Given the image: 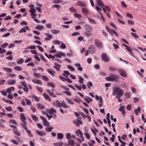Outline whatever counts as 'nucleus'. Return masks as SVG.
Here are the masks:
<instances>
[{
    "label": "nucleus",
    "instance_id": "864d4df0",
    "mask_svg": "<svg viewBox=\"0 0 146 146\" xmlns=\"http://www.w3.org/2000/svg\"><path fill=\"white\" fill-rule=\"evenodd\" d=\"M8 65L9 66H14L16 65V64L15 62H9L8 63Z\"/></svg>",
    "mask_w": 146,
    "mask_h": 146
},
{
    "label": "nucleus",
    "instance_id": "7ed1b4c3",
    "mask_svg": "<svg viewBox=\"0 0 146 146\" xmlns=\"http://www.w3.org/2000/svg\"><path fill=\"white\" fill-rule=\"evenodd\" d=\"M118 76L117 75L113 74H111L109 76L107 77L106 79L109 81H114L118 79Z\"/></svg>",
    "mask_w": 146,
    "mask_h": 146
},
{
    "label": "nucleus",
    "instance_id": "b1692460",
    "mask_svg": "<svg viewBox=\"0 0 146 146\" xmlns=\"http://www.w3.org/2000/svg\"><path fill=\"white\" fill-rule=\"evenodd\" d=\"M75 66L78 67V70L82 71L83 70V68L82 67L80 66V63H77L75 64Z\"/></svg>",
    "mask_w": 146,
    "mask_h": 146
},
{
    "label": "nucleus",
    "instance_id": "8fccbe9b",
    "mask_svg": "<svg viewBox=\"0 0 146 146\" xmlns=\"http://www.w3.org/2000/svg\"><path fill=\"white\" fill-rule=\"evenodd\" d=\"M131 34L135 38H138L139 37V36H138L136 34L132 32L131 33Z\"/></svg>",
    "mask_w": 146,
    "mask_h": 146
},
{
    "label": "nucleus",
    "instance_id": "9d476101",
    "mask_svg": "<svg viewBox=\"0 0 146 146\" xmlns=\"http://www.w3.org/2000/svg\"><path fill=\"white\" fill-rule=\"evenodd\" d=\"M76 121H73V123L75 124L77 126L79 127L80 126V124H82V122L78 119H77Z\"/></svg>",
    "mask_w": 146,
    "mask_h": 146
},
{
    "label": "nucleus",
    "instance_id": "0e129e2a",
    "mask_svg": "<svg viewBox=\"0 0 146 146\" xmlns=\"http://www.w3.org/2000/svg\"><path fill=\"white\" fill-rule=\"evenodd\" d=\"M127 22H128V24L129 25H134V21L132 20H129Z\"/></svg>",
    "mask_w": 146,
    "mask_h": 146
},
{
    "label": "nucleus",
    "instance_id": "6ab92c4d",
    "mask_svg": "<svg viewBox=\"0 0 146 146\" xmlns=\"http://www.w3.org/2000/svg\"><path fill=\"white\" fill-rule=\"evenodd\" d=\"M15 90V87H11L10 88H8L7 90V92L9 93V94H10L11 92V90L13 91H14Z\"/></svg>",
    "mask_w": 146,
    "mask_h": 146
},
{
    "label": "nucleus",
    "instance_id": "052dcab7",
    "mask_svg": "<svg viewBox=\"0 0 146 146\" xmlns=\"http://www.w3.org/2000/svg\"><path fill=\"white\" fill-rule=\"evenodd\" d=\"M34 76H35L36 78H39L41 76V74L40 73L36 74L35 73L34 74Z\"/></svg>",
    "mask_w": 146,
    "mask_h": 146
},
{
    "label": "nucleus",
    "instance_id": "3c124183",
    "mask_svg": "<svg viewBox=\"0 0 146 146\" xmlns=\"http://www.w3.org/2000/svg\"><path fill=\"white\" fill-rule=\"evenodd\" d=\"M47 92L49 94V95L50 96H53V97H55V96H53V92H51V91L50 90H47Z\"/></svg>",
    "mask_w": 146,
    "mask_h": 146
},
{
    "label": "nucleus",
    "instance_id": "c9c22d12",
    "mask_svg": "<svg viewBox=\"0 0 146 146\" xmlns=\"http://www.w3.org/2000/svg\"><path fill=\"white\" fill-rule=\"evenodd\" d=\"M140 108L139 107H138L137 108V109H135L134 110V112L136 115H138V111L139 113L140 112Z\"/></svg>",
    "mask_w": 146,
    "mask_h": 146
},
{
    "label": "nucleus",
    "instance_id": "bf43d9fd",
    "mask_svg": "<svg viewBox=\"0 0 146 146\" xmlns=\"http://www.w3.org/2000/svg\"><path fill=\"white\" fill-rule=\"evenodd\" d=\"M36 89L37 90L39 91L40 93H42V88L37 86L36 87Z\"/></svg>",
    "mask_w": 146,
    "mask_h": 146
},
{
    "label": "nucleus",
    "instance_id": "58836bf2",
    "mask_svg": "<svg viewBox=\"0 0 146 146\" xmlns=\"http://www.w3.org/2000/svg\"><path fill=\"white\" fill-rule=\"evenodd\" d=\"M25 100L27 102V105L31 106L32 105L31 102L30 100H29L27 98L25 99Z\"/></svg>",
    "mask_w": 146,
    "mask_h": 146
},
{
    "label": "nucleus",
    "instance_id": "de8ad7c7",
    "mask_svg": "<svg viewBox=\"0 0 146 146\" xmlns=\"http://www.w3.org/2000/svg\"><path fill=\"white\" fill-rule=\"evenodd\" d=\"M24 61L23 58H21L19 59V60H18L17 62V64H22L23 62Z\"/></svg>",
    "mask_w": 146,
    "mask_h": 146
},
{
    "label": "nucleus",
    "instance_id": "c85d7f7f",
    "mask_svg": "<svg viewBox=\"0 0 146 146\" xmlns=\"http://www.w3.org/2000/svg\"><path fill=\"white\" fill-rule=\"evenodd\" d=\"M70 75V73L69 72L67 71H64V73L62 74V75L66 78L68 77V75Z\"/></svg>",
    "mask_w": 146,
    "mask_h": 146
},
{
    "label": "nucleus",
    "instance_id": "f704fd0d",
    "mask_svg": "<svg viewBox=\"0 0 146 146\" xmlns=\"http://www.w3.org/2000/svg\"><path fill=\"white\" fill-rule=\"evenodd\" d=\"M68 143L72 146H74L75 145L74 141L72 139L68 141Z\"/></svg>",
    "mask_w": 146,
    "mask_h": 146
},
{
    "label": "nucleus",
    "instance_id": "09e8293b",
    "mask_svg": "<svg viewBox=\"0 0 146 146\" xmlns=\"http://www.w3.org/2000/svg\"><path fill=\"white\" fill-rule=\"evenodd\" d=\"M13 131L14 133L17 135L19 136L20 135V133L16 129H14Z\"/></svg>",
    "mask_w": 146,
    "mask_h": 146
},
{
    "label": "nucleus",
    "instance_id": "37998d69",
    "mask_svg": "<svg viewBox=\"0 0 146 146\" xmlns=\"http://www.w3.org/2000/svg\"><path fill=\"white\" fill-rule=\"evenodd\" d=\"M51 32L54 34H58L60 33V31H59L55 29L52 30Z\"/></svg>",
    "mask_w": 146,
    "mask_h": 146
},
{
    "label": "nucleus",
    "instance_id": "2eb2a0df",
    "mask_svg": "<svg viewBox=\"0 0 146 146\" xmlns=\"http://www.w3.org/2000/svg\"><path fill=\"white\" fill-rule=\"evenodd\" d=\"M82 11L85 15H87L89 14V12L88 10L85 8H82Z\"/></svg>",
    "mask_w": 146,
    "mask_h": 146
},
{
    "label": "nucleus",
    "instance_id": "338daca9",
    "mask_svg": "<svg viewBox=\"0 0 146 146\" xmlns=\"http://www.w3.org/2000/svg\"><path fill=\"white\" fill-rule=\"evenodd\" d=\"M5 109L8 111H12V109L11 106H9L8 107H5Z\"/></svg>",
    "mask_w": 146,
    "mask_h": 146
},
{
    "label": "nucleus",
    "instance_id": "5701e85b",
    "mask_svg": "<svg viewBox=\"0 0 146 146\" xmlns=\"http://www.w3.org/2000/svg\"><path fill=\"white\" fill-rule=\"evenodd\" d=\"M16 83L15 80H9L8 81V84L9 85H13Z\"/></svg>",
    "mask_w": 146,
    "mask_h": 146
},
{
    "label": "nucleus",
    "instance_id": "cd10ccee",
    "mask_svg": "<svg viewBox=\"0 0 146 146\" xmlns=\"http://www.w3.org/2000/svg\"><path fill=\"white\" fill-rule=\"evenodd\" d=\"M47 111L50 114H52L53 113V112L54 113H56V111L53 108H51L50 110Z\"/></svg>",
    "mask_w": 146,
    "mask_h": 146
},
{
    "label": "nucleus",
    "instance_id": "423d86ee",
    "mask_svg": "<svg viewBox=\"0 0 146 146\" xmlns=\"http://www.w3.org/2000/svg\"><path fill=\"white\" fill-rule=\"evenodd\" d=\"M20 116L21 121L23 122L25 125H26V119L24 116V114L23 113H21Z\"/></svg>",
    "mask_w": 146,
    "mask_h": 146
},
{
    "label": "nucleus",
    "instance_id": "a18cd8bd",
    "mask_svg": "<svg viewBox=\"0 0 146 146\" xmlns=\"http://www.w3.org/2000/svg\"><path fill=\"white\" fill-rule=\"evenodd\" d=\"M47 84L48 86L51 87L53 88H54L55 86V85L54 84L50 82H48L47 83Z\"/></svg>",
    "mask_w": 146,
    "mask_h": 146
},
{
    "label": "nucleus",
    "instance_id": "774afa93",
    "mask_svg": "<svg viewBox=\"0 0 146 146\" xmlns=\"http://www.w3.org/2000/svg\"><path fill=\"white\" fill-rule=\"evenodd\" d=\"M9 123H10L16 124V122L14 119H11L9 121Z\"/></svg>",
    "mask_w": 146,
    "mask_h": 146
},
{
    "label": "nucleus",
    "instance_id": "a19ab883",
    "mask_svg": "<svg viewBox=\"0 0 146 146\" xmlns=\"http://www.w3.org/2000/svg\"><path fill=\"white\" fill-rule=\"evenodd\" d=\"M69 10L71 12L74 13L77 11L76 9L73 7H72L69 9Z\"/></svg>",
    "mask_w": 146,
    "mask_h": 146
},
{
    "label": "nucleus",
    "instance_id": "bb28decb",
    "mask_svg": "<svg viewBox=\"0 0 146 146\" xmlns=\"http://www.w3.org/2000/svg\"><path fill=\"white\" fill-rule=\"evenodd\" d=\"M126 49L130 52V54L132 56H134V54L132 52L131 50L128 46H126Z\"/></svg>",
    "mask_w": 146,
    "mask_h": 146
},
{
    "label": "nucleus",
    "instance_id": "a878e982",
    "mask_svg": "<svg viewBox=\"0 0 146 146\" xmlns=\"http://www.w3.org/2000/svg\"><path fill=\"white\" fill-rule=\"evenodd\" d=\"M95 44L97 46H102V43L98 39H96L95 41Z\"/></svg>",
    "mask_w": 146,
    "mask_h": 146
},
{
    "label": "nucleus",
    "instance_id": "f8f14e48",
    "mask_svg": "<svg viewBox=\"0 0 146 146\" xmlns=\"http://www.w3.org/2000/svg\"><path fill=\"white\" fill-rule=\"evenodd\" d=\"M78 132H79V134H80V137L81 139H82L83 141H84V139L83 137V136L82 133L81 131H80V129H78L76 131V135H78Z\"/></svg>",
    "mask_w": 146,
    "mask_h": 146
},
{
    "label": "nucleus",
    "instance_id": "a211bd4d",
    "mask_svg": "<svg viewBox=\"0 0 146 146\" xmlns=\"http://www.w3.org/2000/svg\"><path fill=\"white\" fill-rule=\"evenodd\" d=\"M36 105L38 108L40 110H43L45 108V106L43 104L40 103H38Z\"/></svg>",
    "mask_w": 146,
    "mask_h": 146
},
{
    "label": "nucleus",
    "instance_id": "ea45409f",
    "mask_svg": "<svg viewBox=\"0 0 146 146\" xmlns=\"http://www.w3.org/2000/svg\"><path fill=\"white\" fill-rule=\"evenodd\" d=\"M125 96L127 99H128L131 96L129 92H125Z\"/></svg>",
    "mask_w": 146,
    "mask_h": 146
},
{
    "label": "nucleus",
    "instance_id": "e433bc0d",
    "mask_svg": "<svg viewBox=\"0 0 146 146\" xmlns=\"http://www.w3.org/2000/svg\"><path fill=\"white\" fill-rule=\"evenodd\" d=\"M67 68L71 71H75L74 68L71 65H68L67 66Z\"/></svg>",
    "mask_w": 146,
    "mask_h": 146
},
{
    "label": "nucleus",
    "instance_id": "13d9d810",
    "mask_svg": "<svg viewBox=\"0 0 146 146\" xmlns=\"http://www.w3.org/2000/svg\"><path fill=\"white\" fill-rule=\"evenodd\" d=\"M41 77L43 79L46 81H48L49 80L48 78L46 76L42 75Z\"/></svg>",
    "mask_w": 146,
    "mask_h": 146
},
{
    "label": "nucleus",
    "instance_id": "6e6d98bb",
    "mask_svg": "<svg viewBox=\"0 0 146 146\" xmlns=\"http://www.w3.org/2000/svg\"><path fill=\"white\" fill-rule=\"evenodd\" d=\"M43 124L45 126H49L50 125L49 123L47 122V119L43 122Z\"/></svg>",
    "mask_w": 146,
    "mask_h": 146
},
{
    "label": "nucleus",
    "instance_id": "79ce46f5",
    "mask_svg": "<svg viewBox=\"0 0 146 146\" xmlns=\"http://www.w3.org/2000/svg\"><path fill=\"white\" fill-rule=\"evenodd\" d=\"M3 70H6L7 72H11L12 71V69L11 68H3Z\"/></svg>",
    "mask_w": 146,
    "mask_h": 146
},
{
    "label": "nucleus",
    "instance_id": "2f4dec72",
    "mask_svg": "<svg viewBox=\"0 0 146 146\" xmlns=\"http://www.w3.org/2000/svg\"><path fill=\"white\" fill-rule=\"evenodd\" d=\"M35 28L39 31H41L42 29H44V27L43 26L38 25L35 27Z\"/></svg>",
    "mask_w": 146,
    "mask_h": 146
},
{
    "label": "nucleus",
    "instance_id": "49530a36",
    "mask_svg": "<svg viewBox=\"0 0 146 146\" xmlns=\"http://www.w3.org/2000/svg\"><path fill=\"white\" fill-rule=\"evenodd\" d=\"M111 34H115L117 36H118V35L117 34V33L113 30L111 29L110 32Z\"/></svg>",
    "mask_w": 146,
    "mask_h": 146
},
{
    "label": "nucleus",
    "instance_id": "412c9836",
    "mask_svg": "<svg viewBox=\"0 0 146 146\" xmlns=\"http://www.w3.org/2000/svg\"><path fill=\"white\" fill-rule=\"evenodd\" d=\"M96 2L98 4L100 7H103L104 5L103 2L101 0H96Z\"/></svg>",
    "mask_w": 146,
    "mask_h": 146
},
{
    "label": "nucleus",
    "instance_id": "5fc2aeb1",
    "mask_svg": "<svg viewBox=\"0 0 146 146\" xmlns=\"http://www.w3.org/2000/svg\"><path fill=\"white\" fill-rule=\"evenodd\" d=\"M32 119L34 121H38V119L37 117L36 116H35V115H32Z\"/></svg>",
    "mask_w": 146,
    "mask_h": 146
},
{
    "label": "nucleus",
    "instance_id": "393cba45",
    "mask_svg": "<svg viewBox=\"0 0 146 146\" xmlns=\"http://www.w3.org/2000/svg\"><path fill=\"white\" fill-rule=\"evenodd\" d=\"M88 19L89 22L91 24L94 25L96 24V21L93 19H92L90 17H88Z\"/></svg>",
    "mask_w": 146,
    "mask_h": 146
},
{
    "label": "nucleus",
    "instance_id": "ddd939ff",
    "mask_svg": "<svg viewBox=\"0 0 146 146\" xmlns=\"http://www.w3.org/2000/svg\"><path fill=\"white\" fill-rule=\"evenodd\" d=\"M54 64L55 65V66H54V68L56 69L57 71H59L60 70L61 66L56 63H54Z\"/></svg>",
    "mask_w": 146,
    "mask_h": 146
},
{
    "label": "nucleus",
    "instance_id": "c03bdc74",
    "mask_svg": "<svg viewBox=\"0 0 146 146\" xmlns=\"http://www.w3.org/2000/svg\"><path fill=\"white\" fill-rule=\"evenodd\" d=\"M14 69L18 71H20L22 70V68L19 66H17L15 67L14 68Z\"/></svg>",
    "mask_w": 146,
    "mask_h": 146
},
{
    "label": "nucleus",
    "instance_id": "69168bd1",
    "mask_svg": "<svg viewBox=\"0 0 146 146\" xmlns=\"http://www.w3.org/2000/svg\"><path fill=\"white\" fill-rule=\"evenodd\" d=\"M104 7H105L106 10L107 11H111V9L110 7L108 5H104Z\"/></svg>",
    "mask_w": 146,
    "mask_h": 146
},
{
    "label": "nucleus",
    "instance_id": "6e6552de",
    "mask_svg": "<svg viewBox=\"0 0 146 146\" xmlns=\"http://www.w3.org/2000/svg\"><path fill=\"white\" fill-rule=\"evenodd\" d=\"M36 132L38 135L40 136H44L46 134V133L43 131H39L38 130H36Z\"/></svg>",
    "mask_w": 146,
    "mask_h": 146
},
{
    "label": "nucleus",
    "instance_id": "7c9ffc66",
    "mask_svg": "<svg viewBox=\"0 0 146 146\" xmlns=\"http://www.w3.org/2000/svg\"><path fill=\"white\" fill-rule=\"evenodd\" d=\"M43 96L45 98L46 100H48L49 101H50L51 100V98L49 97V96L46 94L45 93H44L43 94Z\"/></svg>",
    "mask_w": 146,
    "mask_h": 146
},
{
    "label": "nucleus",
    "instance_id": "680f3d73",
    "mask_svg": "<svg viewBox=\"0 0 146 146\" xmlns=\"http://www.w3.org/2000/svg\"><path fill=\"white\" fill-rule=\"evenodd\" d=\"M87 86L89 89H90L91 87L92 86V83L91 82H89L87 84Z\"/></svg>",
    "mask_w": 146,
    "mask_h": 146
},
{
    "label": "nucleus",
    "instance_id": "9b49d317",
    "mask_svg": "<svg viewBox=\"0 0 146 146\" xmlns=\"http://www.w3.org/2000/svg\"><path fill=\"white\" fill-rule=\"evenodd\" d=\"M65 56V54L63 52H60L58 53H57L54 54V56L56 57L61 58L62 56Z\"/></svg>",
    "mask_w": 146,
    "mask_h": 146
},
{
    "label": "nucleus",
    "instance_id": "e2e57ef3",
    "mask_svg": "<svg viewBox=\"0 0 146 146\" xmlns=\"http://www.w3.org/2000/svg\"><path fill=\"white\" fill-rule=\"evenodd\" d=\"M66 138L68 139H71V137L70 134L69 133H68L66 135Z\"/></svg>",
    "mask_w": 146,
    "mask_h": 146
},
{
    "label": "nucleus",
    "instance_id": "1a4fd4ad",
    "mask_svg": "<svg viewBox=\"0 0 146 146\" xmlns=\"http://www.w3.org/2000/svg\"><path fill=\"white\" fill-rule=\"evenodd\" d=\"M88 50L90 53L93 54L96 51L94 46H90L88 48Z\"/></svg>",
    "mask_w": 146,
    "mask_h": 146
},
{
    "label": "nucleus",
    "instance_id": "4468645a",
    "mask_svg": "<svg viewBox=\"0 0 146 146\" xmlns=\"http://www.w3.org/2000/svg\"><path fill=\"white\" fill-rule=\"evenodd\" d=\"M32 82L34 83H36L41 85L42 84L41 81L40 80H37L36 79H33Z\"/></svg>",
    "mask_w": 146,
    "mask_h": 146
},
{
    "label": "nucleus",
    "instance_id": "39448f33",
    "mask_svg": "<svg viewBox=\"0 0 146 146\" xmlns=\"http://www.w3.org/2000/svg\"><path fill=\"white\" fill-rule=\"evenodd\" d=\"M84 29L86 32L89 33L91 32L93 30L92 27L88 24H85L84 25Z\"/></svg>",
    "mask_w": 146,
    "mask_h": 146
},
{
    "label": "nucleus",
    "instance_id": "f257e3e1",
    "mask_svg": "<svg viewBox=\"0 0 146 146\" xmlns=\"http://www.w3.org/2000/svg\"><path fill=\"white\" fill-rule=\"evenodd\" d=\"M124 94L123 90L118 87H114L113 88V95L116 96V98H118L122 96Z\"/></svg>",
    "mask_w": 146,
    "mask_h": 146
},
{
    "label": "nucleus",
    "instance_id": "72a5a7b5",
    "mask_svg": "<svg viewBox=\"0 0 146 146\" xmlns=\"http://www.w3.org/2000/svg\"><path fill=\"white\" fill-rule=\"evenodd\" d=\"M63 143L62 142H59L57 143H53V145L54 146H62Z\"/></svg>",
    "mask_w": 146,
    "mask_h": 146
},
{
    "label": "nucleus",
    "instance_id": "20e7f679",
    "mask_svg": "<svg viewBox=\"0 0 146 146\" xmlns=\"http://www.w3.org/2000/svg\"><path fill=\"white\" fill-rule=\"evenodd\" d=\"M101 58L104 62H108L110 61V58L106 53H102L101 54Z\"/></svg>",
    "mask_w": 146,
    "mask_h": 146
},
{
    "label": "nucleus",
    "instance_id": "f3484780",
    "mask_svg": "<svg viewBox=\"0 0 146 146\" xmlns=\"http://www.w3.org/2000/svg\"><path fill=\"white\" fill-rule=\"evenodd\" d=\"M26 30H29V27L26 26L25 27V28H23L21 29L19 31V33H25L26 32Z\"/></svg>",
    "mask_w": 146,
    "mask_h": 146
},
{
    "label": "nucleus",
    "instance_id": "4c0bfd02",
    "mask_svg": "<svg viewBox=\"0 0 146 146\" xmlns=\"http://www.w3.org/2000/svg\"><path fill=\"white\" fill-rule=\"evenodd\" d=\"M109 69L110 71L113 72H115L117 70V69L116 68L113 67H109Z\"/></svg>",
    "mask_w": 146,
    "mask_h": 146
},
{
    "label": "nucleus",
    "instance_id": "0eeeda50",
    "mask_svg": "<svg viewBox=\"0 0 146 146\" xmlns=\"http://www.w3.org/2000/svg\"><path fill=\"white\" fill-rule=\"evenodd\" d=\"M119 73L120 74L124 77L127 76V74L125 71L122 69H120L119 70Z\"/></svg>",
    "mask_w": 146,
    "mask_h": 146
},
{
    "label": "nucleus",
    "instance_id": "4d7b16f0",
    "mask_svg": "<svg viewBox=\"0 0 146 146\" xmlns=\"http://www.w3.org/2000/svg\"><path fill=\"white\" fill-rule=\"evenodd\" d=\"M79 82L81 84H82L83 83V81L84 80V79L82 78L81 76H79Z\"/></svg>",
    "mask_w": 146,
    "mask_h": 146
},
{
    "label": "nucleus",
    "instance_id": "dca6fc26",
    "mask_svg": "<svg viewBox=\"0 0 146 146\" xmlns=\"http://www.w3.org/2000/svg\"><path fill=\"white\" fill-rule=\"evenodd\" d=\"M45 35L47 36V37L45 38L44 40H49L52 37V36L50 34L46 33Z\"/></svg>",
    "mask_w": 146,
    "mask_h": 146
},
{
    "label": "nucleus",
    "instance_id": "603ef678",
    "mask_svg": "<svg viewBox=\"0 0 146 146\" xmlns=\"http://www.w3.org/2000/svg\"><path fill=\"white\" fill-rule=\"evenodd\" d=\"M121 6L124 8H126L127 7V5L125 3L124 1H122L121 2Z\"/></svg>",
    "mask_w": 146,
    "mask_h": 146
},
{
    "label": "nucleus",
    "instance_id": "c756f323",
    "mask_svg": "<svg viewBox=\"0 0 146 146\" xmlns=\"http://www.w3.org/2000/svg\"><path fill=\"white\" fill-rule=\"evenodd\" d=\"M54 128L53 127L51 126H49V127H46L45 128V130L48 132H51L52 129Z\"/></svg>",
    "mask_w": 146,
    "mask_h": 146
},
{
    "label": "nucleus",
    "instance_id": "4be33fe9",
    "mask_svg": "<svg viewBox=\"0 0 146 146\" xmlns=\"http://www.w3.org/2000/svg\"><path fill=\"white\" fill-rule=\"evenodd\" d=\"M77 4L78 5L81 7H84L86 6V4L84 2L81 1H78L77 2Z\"/></svg>",
    "mask_w": 146,
    "mask_h": 146
},
{
    "label": "nucleus",
    "instance_id": "aec40b11",
    "mask_svg": "<svg viewBox=\"0 0 146 146\" xmlns=\"http://www.w3.org/2000/svg\"><path fill=\"white\" fill-rule=\"evenodd\" d=\"M47 72L52 76H54V74L55 73V72L53 70L51 69H48Z\"/></svg>",
    "mask_w": 146,
    "mask_h": 146
},
{
    "label": "nucleus",
    "instance_id": "473e14b6",
    "mask_svg": "<svg viewBox=\"0 0 146 146\" xmlns=\"http://www.w3.org/2000/svg\"><path fill=\"white\" fill-rule=\"evenodd\" d=\"M63 137V135L62 133H58L57 134V139H62Z\"/></svg>",
    "mask_w": 146,
    "mask_h": 146
},
{
    "label": "nucleus",
    "instance_id": "f03ea898",
    "mask_svg": "<svg viewBox=\"0 0 146 146\" xmlns=\"http://www.w3.org/2000/svg\"><path fill=\"white\" fill-rule=\"evenodd\" d=\"M53 105L60 108L62 107L65 108H66L68 107V106L65 104L64 101H63L61 103L58 101L57 100L55 102L53 103Z\"/></svg>",
    "mask_w": 146,
    "mask_h": 146
}]
</instances>
